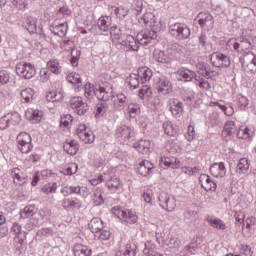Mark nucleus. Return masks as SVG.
<instances>
[{"label":"nucleus","instance_id":"33","mask_svg":"<svg viewBox=\"0 0 256 256\" xmlns=\"http://www.w3.org/2000/svg\"><path fill=\"white\" fill-rule=\"evenodd\" d=\"M255 135L254 127H241L237 132L238 139H251Z\"/></svg>","mask_w":256,"mask_h":256},{"label":"nucleus","instance_id":"34","mask_svg":"<svg viewBox=\"0 0 256 256\" xmlns=\"http://www.w3.org/2000/svg\"><path fill=\"white\" fill-rule=\"evenodd\" d=\"M153 59L154 61H157V63H170L171 58H169V55L165 53L163 50L155 49L153 52Z\"/></svg>","mask_w":256,"mask_h":256},{"label":"nucleus","instance_id":"64","mask_svg":"<svg viewBox=\"0 0 256 256\" xmlns=\"http://www.w3.org/2000/svg\"><path fill=\"white\" fill-rule=\"evenodd\" d=\"M184 219H186L187 221H191V219H197V211L187 208L184 211Z\"/></svg>","mask_w":256,"mask_h":256},{"label":"nucleus","instance_id":"18","mask_svg":"<svg viewBox=\"0 0 256 256\" xmlns=\"http://www.w3.org/2000/svg\"><path fill=\"white\" fill-rule=\"evenodd\" d=\"M61 205L65 211H75V209H81V200L75 197H68L62 200Z\"/></svg>","mask_w":256,"mask_h":256},{"label":"nucleus","instance_id":"56","mask_svg":"<svg viewBox=\"0 0 256 256\" xmlns=\"http://www.w3.org/2000/svg\"><path fill=\"white\" fill-rule=\"evenodd\" d=\"M182 99L186 105H193V103H195V91L189 90L188 92L184 93L182 95Z\"/></svg>","mask_w":256,"mask_h":256},{"label":"nucleus","instance_id":"22","mask_svg":"<svg viewBox=\"0 0 256 256\" xmlns=\"http://www.w3.org/2000/svg\"><path fill=\"white\" fill-rule=\"evenodd\" d=\"M134 149L142 155H149L151 153V141L150 140H140L133 144Z\"/></svg>","mask_w":256,"mask_h":256},{"label":"nucleus","instance_id":"50","mask_svg":"<svg viewBox=\"0 0 256 256\" xmlns=\"http://www.w3.org/2000/svg\"><path fill=\"white\" fill-rule=\"evenodd\" d=\"M78 169L79 165H77V163H70L66 168L60 170V173L62 175H75Z\"/></svg>","mask_w":256,"mask_h":256},{"label":"nucleus","instance_id":"59","mask_svg":"<svg viewBox=\"0 0 256 256\" xmlns=\"http://www.w3.org/2000/svg\"><path fill=\"white\" fill-rule=\"evenodd\" d=\"M119 103V109H125L126 105H129V96L124 93H119L116 95Z\"/></svg>","mask_w":256,"mask_h":256},{"label":"nucleus","instance_id":"10","mask_svg":"<svg viewBox=\"0 0 256 256\" xmlns=\"http://www.w3.org/2000/svg\"><path fill=\"white\" fill-rule=\"evenodd\" d=\"M159 205L165 211L171 212L175 211L177 203L175 202V197L169 195L166 192H161L158 196Z\"/></svg>","mask_w":256,"mask_h":256},{"label":"nucleus","instance_id":"42","mask_svg":"<svg viewBox=\"0 0 256 256\" xmlns=\"http://www.w3.org/2000/svg\"><path fill=\"white\" fill-rule=\"evenodd\" d=\"M37 213V209L35 206L30 205L26 206L21 212H20V217L22 219H30V217H34V215Z\"/></svg>","mask_w":256,"mask_h":256},{"label":"nucleus","instance_id":"6","mask_svg":"<svg viewBox=\"0 0 256 256\" xmlns=\"http://www.w3.org/2000/svg\"><path fill=\"white\" fill-rule=\"evenodd\" d=\"M196 21L203 31H212L213 27H215V19L209 12L198 13Z\"/></svg>","mask_w":256,"mask_h":256},{"label":"nucleus","instance_id":"37","mask_svg":"<svg viewBox=\"0 0 256 256\" xmlns=\"http://www.w3.org/2000/svg\"><path fill=\"white\" fill-rule=\"evenodd\" d=\"M47 69L48 71H51V73H54V75H60V73L63 71L61 63L57 59L48 61Z\"/></svg>","mask_w":256,"mask_h":256},{"label":"nucleus","instance_id":"58","mask_svg":"<svg viewBox=\"0 0 256 256\" xmlns=\"http://www.w3.org/2000/svg\"><path fill=\"white\" fill-rule=\"evenodd\" d=\"M236 105H237V107H239V109L241 111H243V110H245L247 105H249V99H247V97L240 94L236 98Z\"/></svg>","mask_w":256,"mask_h":256},{"label":"nucleus","instance_id":"52","mask_svg":"<svg viewBox=\"0 0 256 256\" xmlns=\"http://www.w3.org/2000/svg\"><path fill=\"white\" fill-rule=\"evenodd\" d=\"M41 191L42 193H44V195H49L50 193H57V183L49 182L41 188Z\"/></svg>","mask_w":256,"mask_h":256},{"label":"nucleus","instance_id":"2","mask_svg":"<svg viewBox=\"0 0 256 256\" xmlns=\"http://www.w3.org/2000/svg\"><path fill=\"white\" fill-rule=\"evenodd\" d=\"M169 33L176 41H183L191 37V29L183 23H175L169 26Z\"/></svg>","mask_w":256,"mask_h":256},{"label":"nucleus","instance_id":"5","mask_svg":"<svg viewBox=\"0 0 256 256\" xmlns=\"http://www.w3.org/2000/svg\"><path fill=\"white\" fill-rule=\"evenodd\" d=\"M137 41L142 47H147L148 45H153L157 40V32L151 29H144L137 34Z\"/></svg>","mask_w":256,"mask_h":256},{"label":"nucleus","instance_id":"35","mask_svg":"<svg viewBox=\"0 0 256 256\" xmlns=\"http://www.w3.org/2000/svg\"><path fill=\"white\" fill-rule=\"evenodd\" d=\"M98 28L100 29V31H110L111 30V17L109 16H102L98 19L97 22Z\"/></svg>","mask_w":256,"mask_h":256},{"label":"nucleus","instance_id":"14","mask_svg":"<svg viewBox=\"0 0 256 256\" xmlns=\"http://www.w3.org/2000/svg\"><path fill=\"white\" fill-rule=\"evenodd\" d=\"M160 167L162 169H179L181 167V161L177 157L164 156L160 159Z\"/></svg>","mask_w":256,"mask_h":256},{"label":"nucleus","instance_id":"62","mask_svg":"<svg viewBox=\"0 0 256 256\" xmlns=\"http://www.w3.org/2000/svg\"><path fill=\"white\" fill-rule=\"evenodd\" d=\"M151 243H145V248L143 249L144 256H163L161 253L156 252L150 248Z\"/></svg>","mask_w":256,"mask_h":256},{"label":"nucleus","instance_id":"9","mask_svg":"<svg viewBox=\"0 0 256 256\" xmlns=\"http://www.w3.org/2000/svg\"><path fill=\"white\" fill-rule=\"evenodd\" d=\"M70 107L78 115H85L89 111V104L81 96H75L70 99Z\"/></svg>","mask_w":256,"mask_h":256},{"label":"nucleus","instance_id":"57","mask_svg":"<svg viewBox=\"0 0 256 256\" xmlns=\"http://www.w3.org/2000/svg\"><path fill=\"white\" fill-rule=\"evenodd\" d=\"M106 187L111 191H117L121 187V180L119 178H111L106 182Z\"/></svg>","mask_w":256,"mask_h":256},{"label":"nucleus","instance_id":"43","mask_svg":"<svg viewBox=\"0 0 256 256\" xmlns=\"http://www.w3.org/2000/svg\"><path fill=\"white\" fill-rule=\"evenodd\" d=\"M92 201L94 203V205H96L97 207H99V205H103V203H105V199H103V191L101 190V188H97L93 195H92Z\"/></svg>","mask_w":256,"mask_h":256},{"label":"nucleus","instance_id":"63","mask_svg":"<svg viewBox=\"0 0 256 256\" xmlns=\"http://www.w3.org/2000/svg\"><path fill=\"white\" fill-rule=\"evenodd\" d=\"M202 77H206V79H212L215 77V72L213 69H211V66L209 64H206L204 68V72H202Z\"/></svg>","mask_w":256,"mask_h":256},{"label":"nucleus","instance_id":"25","mask_svg":"<svg viewBox=\"0 0 256 256\" xmlns=\"http://www.w3.org/2000/svg\"><path fill=\"white\" fill-rule=\"evenodd\" d=\"M170 111L173 117L179 119V117L183 115V103H181V101H179L178 99H172V101L170 102Z\"/></svg>","mask_w":256,"mask_h":256},{"label":"nucleus","instance_id":"38","mask_svg":"<svg viewBox=\"0 0 256 256\" xmlns=\"http://www.w3.org/2000/svg\"><path fill=\"white\" fill-rule=\"evenodd\" d=\"M23 103H33L35 101V90L32 88L23 89L20 93Z\"/></svg>","mask_w":256,"mask_h":256},{"label":"nucleus","instance_id":"8","mask_svg":"<svg viewBox=\"0 0 256 256\" xmlns=\"http://www.w3.org/2000/svg\"><path fill=\"white\" fill-rule=\"evenodd\" d=\"M210 62L213 67H216L217 69H223L224 67H229L231 65V57L221 52H213L210 55Z\"/></svg>","mask_w":256,"mask_h":256},{"label":"nucleus","instance_id":"60","mask_svg":"<svg viewBox=\"0 0 256 256\" xmlns=\"http://www.w3.org/2000/svg\"><path fill=\"white\" fill-rule=\"evenodd\" d=\"M128 113L130 115H139L141 113V106L137 103H128Z\"/></svg>","mask_w":256,"mask_h":256},{"label":"nucleus","instance_id":"45","mask_svg":"<svg viewBox=\"0 0 256 256\" xmlns=\"http://www.w3.org/2000/svg\"><path fill=\"white\" fill-rule=\"evenodd\" d=\"M139 23H143L144 25H148V27H153L155 23V15L151 12H146L143 17L139 19Z\"/></svg>","mask_w":256,"mask_h":256},{"label":"nucleus","instance_id":"24","mask_svg":"<svg viewBox=\"0 0 256 256\" xmlns=\"http://www.w3.org/2000/svg\"><path fill=\"white\" fill-rule=\"evenodd\" d=\"M118 217L119 219H123L125 223H130V225L133 223H137V219H138V217L133 212L127 209L118 210Z\"/></svg>","mask_w":256,"mask_h":256},{"label":"nucleus","instance_id":"28","mask_svg":"<svg viewBox=\"0 0 256 256\" xmlns=\"http://www.w3.org/2000/svg\"><path fill=\"white\" fill-rule=\"evenodd\" d=\"M63 149L68 155H77L79 152V142L77 140H66Z\"/></svg>","mask_w":256,"mask_h":256},{"label":"nucleus","instance_id":"16","mask_svg":"<svg viewBox=\"0 0 256 256\" xmlns=\"http://www.w3.org/2000/svg\"><path fill=\"white\" fill-rule=\"evenodd\" d=\"M137 173L142 177H147L153 173V169H155V164L151 163L149 160H143L137 166Z\"/></svg>","mask_w":256,"mask_h":256},{"label":"nucleus","instance_id":"23","mask_svg":"<svg viewBox=\"0 0 256 256\" xmlns=\"http://www.w3.org/2000/svg\"><path fill=\"white\" fill-rule=\"evenodd\" d=\"M137 255V244L133 242H128L125 248L119 250L116 256H135Z\"/></svg>","mask_w":256,"mask_h":256},{"label":"nucleus","instance_id":"13","mask_svg":"<svg viewBox=\"0 0 256 256\" xmlns=\"http://www.w3.org/2000/svg\"><path fill=\"white\" fill-rule=\"evenodd\" d=\"M116 137L122 141H133L135 138V131L129 126H121L116 130Z\"/></svg>","mask_w":256,"mask_h":256},{"label":"nucleus","instance_id":"17","mask_svg":"<svg viewBox=\"0 0 256 256\" xmlns=\"http://www.w3.org/2000/svg\"><path fill=\"white\" fill-rule=\"evenodd\" d=\"M200 185L204 188V191H217V183L211 179L207 174H201L199 177Z\"/></svg>","mask_w":256,"mask_h":256},{"label":"nucleus","instance_id":"32","mask_svg":"<svg viewBox=\"0 0 256 256\" xmlns=\"http://www.w3.org/2000/svg\"><path fill=\"white\" fill-rule=\"evenodd\" d=\"M103 227V220L99 217L92 218L88 224L91 233H99L103 231Z\"/></svg>","mask_w":256,"mask_h":256},{"label":"nucleus","instance_id":"39","mask_svg":"<svg viewBox=\"0 0 256 256\" xmlns=\"http://www.w3.org/2000/svg\"><path fill=\"white\" fill-rule=\"evenodd\" d=\"M250 163H249V159L247 158H240L238 164H237V173H239L240 175L243 174L245 175V173H247V171H249V167H250Z\"/></svg>","mask_w":256,"mask_h":256},{"label":"nucleus","instance_id":"12","mask_svg":"<svg viewBox=\"0 0 256 256\" xmlns=\"http://www.w3.org/2000/svg\"><path fill=\"white\" fill-rule=\"evenodd\" d=\"M156 89L160 95H169L173 93V84L167 76H160L156 81Z\"/></svg>","mask_w":256,"mask_h":256},{"label":"nucleus","instance_id":"26","mask_svg":"<svg viewBox=\"0 0 256 256\" xmlns=\"http://www.w3.org/2000/svg\"><path fill=\"white\" fill-rule=\"evenodd\" d=\"M26 119H29L33 124L40 123L43 119V111L30 108L26 111Z\"/></svg>","mask_w":256,"mask_h":256},{"label":"nucleus","instance_id":"7","mask_svg":"<svg viewBox=\"0 0 256 256\" xmlns=\"http://www.w3.org/2000/svg\"><path fill=\"white\" fill-rule=\"evenodd\" d=\"M118 45H121L122 51H125L126 53L139 51V41L129 33L123 36V39L118 43Z\"/></svg>","mask_w":256,"mask_h":256},{"label":"nucleus","instance_id":"46","mask_svg":"<svg viewBox=\"0 0 256 256\" xmlns=\"http://www.w3.org/2000/svg\"><path fill=\"white\" fill-rule=\"evenodd\" d=\"M239 43H240V50L243 51L244 53H249V49H253V45L251 44V41H249L248 38H246L245 36H241L238 39Z\"/></svg>","mask_w":256,"mask_h":256},{"label":"nucleus","instance_id":"44","mask_svg":"<svg viewBox=\"0 0 256 256\" xmlns=\"http://www.w3.org/2000/svg\"><path fill=\"white\" fill-rule=\"evenodd\" d=\"M77 136L80 141H83V143H93L95 141V135H93V132H89L87 130L80 132Z\"/></svg>","mask_w":256,"mask_h":256},{"label":"nucleus","instance_id":"29","mask_svg":"<svg viewBox=\"0 0 256 256\" xmlns=\"http://www.w3.org/2000/svg\"><path fill=\"white\" fill-rule=\"evenodd\" d=\"M24 27L30 35L37 33V18L31 15L26 16Z\"/></svg>","mask_w":256,"mask_h":256},{"label":"nucleus","instance_id":"19","mask_svg":"<svg viewBox=\"0 0 256 256\" xmlns=\"http://www.w3.org/2000/svg\"><path fill=\"white\" fill-rule=\"evenodd\" d=\"M68 29L69 24H67V22L59 24H57V22H54L50 27L51 33H53V35H56L57 37H65L67 35Z\"/></svg>","mask_w":256,"mask_h":256},{"label":"nucleus","instance_id":"51","mask_svg":"<svg viewBox=\"0 0 256 256\" xmlns=\"http://www.w3.org/2000/svg\"><path fill=\"white\" fill-rule=\"evenodd\" d=\"M138 95L140 99H149L153 95V89H151V86L144 85L139 90Z\"/></svg>","mask_w":256,"mask_h":256},{"label":"nucleus","instance_id":"61","mask_svg":"<svg viewBox=\"0 0 256 256\" xmlns=\"http://www.w3.org/2000/svg\"><path fill=\"white\" fill-rule=\"evenodd\" d=\"M226 45L227 47H229L230 49H234V51H237L238 53H240L241 51V42H237V39L235 38H231L230 40H228Z\"/></svg>","mask_w":256,"mask_h":256},{"label":"nucleus","instance_id":"11","mask_svg":"<svg viewBox=\"0 0 256 256\" xmlns=\"http://www.w3.org/2000/svg\"><path fill=\"white\" fill-rule=\"evenodd\" d=\"M18 149L21 153H30L33 149L31 144V135L27 132H22L17 136Z\"/></svg>","mask_w":256,"mask_h":256},{"label":"nucleus","instance_id":"21","mask_svg":"<svg viewBox=\"0 0 256 256\" xmlns=\"http://www.w3.org/2000/svg\"><path fill=\"white\" fill-rule=\"evenodd\" d=\"M138 78L140 79V83L145 84L148 81H151V77H153V70H151L147 66L139 67L137 70Z\"/></svg>","mask_w":256,"mask_h":256},{"label":"nucleus","instance_id":"15","mask_svg":"<svg viewBox=\"0 0 256 256\" xmlns=\"http://www.w3.org/2000/svg\"><path fill=\"white\" fill-rule=\"evenodd\" d=\"M211 175L216 179H223L227 175V168L223 162H215L210 166L209 169Z\"/></svg>","mask_w":256,"mask_h":256},{"label":"nucleus","instance_id":"31","mask_svg":"<svg viewBox=\"0 0 256 256\" xmlns=\"http://www.w3.org/2000/svg\"><path fill=\"white\" fill-rule=\"evenodd\" d=\"M126 34L124 27L111 26L110 28V35L113 41H122Z\"/></svg>","mask_w":256,"mask_h":256},{"label":"nucleus","instance_id":"47","mask_svg":"<svg viewBox=\"0 0 256 256\" xmlns=\"http://www.w3.org/2000/svg\"><path fill=\"white\" fill-rule=\"evenodd\" d=\"M6 117L10 126L19 125V123H21V114L16 111L7 113Z\"/></svg>","mask_w":256,"mask_h":256},{"label":"nucleus","instance_id":"20","mask_svg":"<svg viewBox=\"0 0 256 256\" xmlns=\"http://www.w3.org/2000/svg\"><path fill=\"white\" fill-rule=\"evenodd\" d=\"M195 72L191 71L187 68H180L177 71V79L178 81H183L184 83H189L191 81H193V79L195 78Z\"/></svg>","mask_w":256,"mask_h":256},{"label":"nucleus","instance_id":"1","mask_svg":"<svg viewBox=\"0 0 256 256\" xmlns=\"http://www.w3.org/2000/svg\"><path fill=\"white\" fill-rule=\"evenodd\" d=\"M112 93H113V90L111 88L108 90L103 86H99V88H95V86L92 85L91 82H87L84 86V95L86 99H93V97H97L99 101H103L104 103H107V101L111 99Z\"/></svg>","mask_w":256,"mask_h":256},{"label":"nucleus","instance_id":"41","mask_svg":"<svg viewBox=\"0 0 256 256\" xmlns=\"http://www.w3.org/2000/svg\"><path fill=\"white\" fill-rule=\"evenodd\" d=\"M13 182H14V185H18L19 187H22V185H26V183H29V177L27 175L14 172Z\"/></svg>","mask_w":256,"mask_h":256},{"label":"nucleus","instance_id":"48","mask_svg":"<svg viewBox=\"0 0 256 256\" xmlns=\"http://www.w3.org/2000/svg\"><path fill=\"white\" fill-rule=\"evenodd\" d=\"M51 235H53L51 228H42L36 233V241H43V239H47V237H51Z\"/></svg>","mask_w":256,"mask_h":256},{"label":"nucleus","instance_id":"53","mask_svg":"<svg viewBox=\"0 0 256 256\" xmlns=\"http://www.w3.org/2000/svg\"><path fill=\"white\" fill-rule=\"evenodd\" d=\"M66 79L68 83H71L72 85H77V87H81V75L72 72L67 75Z\"/></svg>","mask_w":256,"mask_h":256},{"label":"nucleus","instance_id":"4","mask_svg":"<svg viewBox=\"0 0 256 256\" xmlns=\"http://www.w3.org/2000/svg\"><path fill=\"white\" fill-rule=\"evenodd\" d=\"M37 73L35 65L27 62H19L16 65V74L22 79H33Z\"/></svg>","mask_w":256,"mask_h":256},{"label":"nucleus","instance_id":"3","mask_svg":"<svg viewBox=\"0 0 256 256\" xmlns=\"http://www.w3.org/2000/svg\"><path fill=\"white\" fill-rule=\"evenodd\" d=\"M242 68L246 73H256V55L252 51L243 53L242 57L239 58Z\"/></svg>","mask_w":256,"mask_h":256},{"label":"nucleus","instance_id":"54","mask_svg":"<svg viewBox=\"0 0 256 256\" xmlns=\"http://www.w3.org/2000/svg\"><path fill=\"white\" fill-rule=\"evenodd\" d=\"M139 83H141V80L137 73L130 74L128 78V85H130V89H137L139 87Z\"/></svg>","mask_w":256,"mask_h":256},{"label":"nucleus","instance_id":"27","mask_svg":"<svg viewBox=\"0 0 256 256\" xmlns=\"http://www.w3.org/2000/svg\"><path fill=\"white\" fill-rule=\"evenodd\" d=\"M11 232L19 239L21 245L24 243L25 239H27V232L23 231V227L17 222L13 223Z\"/></svg>","mask_w":256,"mask_h":256},{"label":"nucleus","instance_id":"49","mask_svg":"<svg viewBox=\"0 0 256 256\" xmlns=\"http://www.w3.org/2000/svg\"><path fill=\"white\" fill-rule=\"evenodd\" d=\"M209 122L212 127H221L223 125V121L221 120V117L219 116V113L212 112L209 116Z\"/></svg>","mask_w":256,"mask_h":256},{"label":"nucleus","instance_id":"30","mask_svg":"<svg viewBox=\"0 0 256 256\" xmlns=\"http://www.w3.org/2000/svg\"><path fill=\"white\" fill-rule=\"evenodd\" d=\"M205 220L213 227L214 229H219L221 231H225L227 229V225L223 220L214 217V216H206Z\"/></svg>","mask_w":256,"mask_h":256},{"label":"nucleus","instance_id":"55","mask_svg":"<svg viewBox=\"0 0 256 256\" xmlns=\"http://www.w3.org/2000/svg\"><path fill=\"white\" fill-rule=\"evenodd\" d=\"M79 59H81V50L72 49L71 50V65L72 67H77L79 65Z\"/></svg>","mask_w":256,"mask_h":256},{"label":"nucleus","instance_id":"40","mask_svg":"<svg viewBox=\"0 0 256 256\" xmlns=\"http://www.w3.org/2000/svg\"><path fill=\"white\" fill-rule=\"evenodd\" d=\"M165 135L169 137H175L177 135V126L173 125V122L166 121L162 125Z\"/></svg>","mask_w":256,"mask_h":256},{"label":"nucleus","instance_id":"36","mask_svg":"<svg viewBox=\"0 0 256 256\" xmlns=\"http://www.w3.org/2000/svg\"><path fill=\"white\" fill-rule=\"evenodd\" d=\"M74 256H91L92 250L85 245L76 244L73 248Z\"/></svg>","mask_w":256,"mask_h":256}]
</instances>
